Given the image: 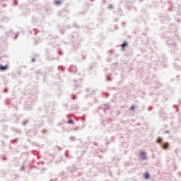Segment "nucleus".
Listing matches in <instances>:
<instances>
[{"mask_svg":"<svg viewBox=\"0 0 181 181\" xmlns=\"http://www.w3.org/2000/svg\"><path fill=\"white\" fill-rule=\"evenodd\" d=\"M71 39L72 40V47L75 50H77L78 47H80V42H81V37L78 34V33H74L73 35L71 36Z\"/></svg>","mask_w":181,"mask_h":181,"instance_id":"1","label":"nucleus"},{"mask_svg":"<svg viewBox=\"0 0 181 181\" xmlns=\"http://www.w3.org/2000/svg\"><path fill=\"white\" fill-rule=\"evenodd\" d=\"M166 44L170 47L171 54H175V52H177V45L176 42H173V40H167Z\"/></svg>","mask_w":181,"mask_h":181,"instance_id":"2","label":"nucleus"},{"mask_svg":"<svg viewBox=\"0 0 181 181\" xmlns=\"http://www.w3.org/2000/svg\"><path fill=\"white\" fill-rule=\"evenodd\" d=\"M35 101L33 100L32 98H28L25 102V110L29 111L32 110V106L33 105Z\"/></svg>","mask_w":181,"mask_h":181,"instance_id":"3","label":"nucleus"},{"mask_svg":"<svg viewBox=\"0 0 181 181\" xmlns=\"http://www.w3.org/2000/svg\"><path fill=\"white\" fill-rule=\"evenodd\" d=\"M77 165H76V164H74L67 167V172L69 173H74L76 170H77Z\"/></svg>","mask_w":181,"mask_h":181,"instance_id":"4","label":"nucleus"},{"mask_svg":"<svg viewBox=\"0 0 181 181\" xmlns=\"http://www.w3.org/2000/svg\"><path fill=\"white\" fill-rule=\"evenodd\" d=\"M69 71L72 74H76V73H77V66H76L74 65H71L69 67Z\"/></svg>","mask_w":181,"mask_h":181,"instance_id":"5","label":"nucleus"},{"mask_svg":"<svg viewBox=\"0 0 181 181\" xmlns=\"http://www.w3.org/2000/svg\"><path fill=\"white\" fill-rule=\"evenodd\" d=\"M103 107H100L98 108V110H102L103 111L105 112V110H110V103H105L103 105Z\"/></svg>","mask_w":181,"mask_h":181,"instance_id":"6","label":"nucleus"},{"mask_svg":"<svg viewBox=\"0 0 181 181\" xmlns=\"http://www.w3.org/2000/svg\"><path fill=\"white\" fill-rule=\"evenodd\" d=\"M5 36H6L7 37H9V36H11V37H13V30L11 29L8 31H6Z\"/></svg>","mask_w":181,"mask_h":181,"instance_id":"7","label":"nucleus"},{"mask_svg":"<svg viewBox=\"0 0 181 181\" xmlns=\"http://www.w3.org/2000/svg\"><path fill=\"white\" fill-rule=\"evenodd\" d=\"M140 158L142 159V160H146V152L144 151H140Z\"/></svg>","mask_w":181,"mask_h":181,"instance_id":"8","label":"nucleus"},{"mask_svg":"<svg viewBox=\"0 0 181 181\" xmlns=\"http://www.w3.org/2000/svg\"><path fill=\"white\" fill-rule=\"evenodd\" d=\"M81 81H75V90H77V88H81Z\"/></svg>","mask_w":181,"mask_h":181,"instance_id":"9","label":"nucleus"},{"mask_svg":"<svg viewBox=\"0 0 181 181\" xmlns=\"http://www.w3.org/2000/svg\"><path fill=\"white\" fill-rule=\"evenodd\" d=\"M8 67L9 66L8 65L0 64V70H1V71H5V70H8Z\"/></svg>","mask_w":181,"mask_h":181,"instance_id":"10","label":"nucleus"},{"mask_svg":"<svg viewBox=\"0 0 181 181\" xmlns=\"http://www.w3.org/2000/svg\"><path fill=\"white\" fill-rule=\"evenodd\" d=\"M162 86H163V83H162L161 81H157L156 82V88H160V87H162Z\"/></svg>","mask_w":181,"mask_h":181,"instance_id":"11","label":"nucleus"},{"mask_svg":"<svg viewBox=\"0 0 181 181\" xmlns=\"http://www.w3.org/2000/svg\"><path fill=\"white\" fill-rule=\"evenodd\" d=\"M144 177L146 180H148V179H151V174L148 172H146L144 174Z\"/></svg>","mask_w":181,"mask_h":181,"instance_id":"12","label":"nucleus"},{"mask_svg":"<svg viewBox=\"0 0 181 181\" xmlns=\"http://www.w3.org/2000/svg\"><path fill=\"white\" fill-rule=\"evenodd\" d=\"M119 46L120 47H128V41L124 40Z\"/></svg>","mask_w":181,"mask_h":181,"instance_id":"13","label":"nucleus"},{"mask_svg":"<svg viewBox=\"0 0 181 181\" xmlns=\"http://www.w3.org/2000/svg\"><path fill=\"white\" fill-rule=\"evenodd\" d=\"M59 15V16H66V15H67V11H60Z\"/></svg>","mask_w":181,"mask_h":181,"instance_id":"14","label":"nucleus"},{"mask_svg":"<svg viewBox=\"0 0 181 181\" xmlns=\"http://www.w3.org/2000/svg\"><path fill=\"white\" fill-rule=\"evenodd\" d=\"M29 124V120L25 119L24 121L22 122V126L23 127H26Z\"/></svg>","mask_w":181,"mask_h":181,"instance_id":"15","label":"nucleus"},{"mask_svg":"<svg viewBox=\"0 0 181 181\" xmlns=\"http://www.w3.org/2000/svg\"><path fill=\"white\" fill-rule=\"evenodd\" d=\"M62 177H69V175H67V173H64V171H62L61 173H60Z\"/></svg>","mask_w":181,"mask_h":181,"instance_id":"16","label":"nucleus"},{"mask_svg":"<svg viewBox=\"0 0 181 181\" xmlns=\"http://www.w3.org/2000/svg\"><path fill=\"white\" fill-rule=\"evenodd\" d=\"M1 159H2V160H7L8 158L5 156V154H1L0 156Z\"/></svg>","mask_w":181,"mask_h":181,"instance_id":"17","label":"nucleus"},{"mask_svg":"<svg viewBox=\"0 0 181 181\" xmlns=\"http://www.w3.org/2000/svg\"><path fill=\"white\" fill-rule=\"evenodd\" d=\"M62 4V1L60 0H54V5L59 6Z\"/></svg>","mask_w":181,"mask_h":181,"instance_id":"18","label":"nucleus"},{"mask_svg":"<svg viewBox=\"0 0 181 181\" xmlns=\"http://www.w3.org/2000/svg\"><path fill=\"white\" fill-rule=\"evenodd\" d=\"M161 66H162V67L166 68V67H168V64H166V62L162 61Z\"/></svg>","mask_w":181,"mask_h":181,"instance_id":"19","label":"nucleus"},{"mask_svg":"<svg viewBox=\"0 0 181 181\" xmlns=\"http://www.w3.org/2000/svg\"><path fill=\"white\" fill-rule=\"evenodd\" d=\"M68 124H69L70 125H74V120H73V119H68Z\"/></svg>","mask_w":181,"mask_h":181,"instance_id":"20","label":"nucleus"},{"mask_svg":"<svg viewBox=\"0 0 181 181\" xmlns=\"http://www.w3.org/2000/svg\"><path fill=\"white\" fill-rule=\"evenodd\" d=\"M163 148H164V149H168V148H169V144L163 143Z\"/></svg>","mask_w":181,"mask_h":181,"instance_id":"21","label":"nucleus"},{"mask_svg":"<svg viewBox=\"0 0 181 181\" xmlns=\"http://www.w3.org/2000/svg\"><path fill=\"white\" fill-rule=\"evenodd\" d=\"M107 81H112V78L111 77V74H109L107 75Z\"/></svg>","mask_w":181,"mask_h":181,"instance_id":"22","label":"nucleus"},{"mask_svg":"<svg viewBox=\"0 0 181 181\" xmlns=\"http://www.w3.org/2000/svg\"><path fill=\"white\" fill-rule=\"evenodd\" d=\"M118 15L119 16H122V9L121 8H118Z\"/></svg>","mask_w":181,"mask_h":181,"instance_id":"23","label":"nucleus"},{"mask_svg":"<svg viewBox=\"0 0 181 181\" xmlns=\"http://www.w3.org/2000/svg\"><path fill=\"white\" fill-rule=\"evenodd\" d=\"M3 22H9V18L8 17H4L2 18Z\"/></svg>","mask_w":181,"mask_h":181,"instance_id":"24","label":"nucleus"},{"mask_svg":"<svg viewBox=\"0 0 181 181\" xmlns=\"http://www.w3.org/2000/svg\"><path fill=\"white\" fill-rule=\"evenodd\" d=\"M72 108L74 110H78V108H80V107L78 105H72Z\"/></svg>","mask_w":181,"mask_h":181,"instance_id":"25","label":"nucleus"},{"mask_svg":"<svg viewBox=\"0 0 181 181\" xmlns=\"http://www.w3.org/2000/svg\"><path fill=\"white\" fill-rule=\"evenodd\" d=\"M40 39L34 38L35 45H37V43H40Z\"/></svg>","mask_w":181,"mask_h":181,"instance_id":"26","label":"nucleus"},{"mask_svg":"<svg viewBox=\"0 0 181 181\" xmlns=\"http://www.w3.org/2000/svg\"><path fill=\"white\" fill-rule=\"evenodd\" d=\"M20 139L19 137H17L13 140H11L12 144H15V142H18V141Z\"/></svg>","mask_w":181,"mask_h":181,"instance_id":"27","label":"nucleus"},{"mask_svg":"<svg viewBox=\"0 0 181 181\" xmlns=\"http://www.w3.org/2000/svg\"><path fill=\"white\" fill-rule=\"evenodd\" d=\"M57 50H58V54H59V56H62V54H63V52H62V49L58 48Z\"/></svg>","mask_w":181,"mask_h":181,"instance_id":"28","label":"nucleus"},{"mask_svg":"<svg viewBox=\"0 0 181 181\" xmlns=\"http://www.w3.org/2000/svg\"><path fill=\"white\" fill-rule=\"evenodd\" d=\"M107 9H114V5H112V4H109Z\"/></svg>","mask_w":181,"mask_h":181,"instance_id":"29","label":"nucleus"},{"mask_svg":"<svg viewBox=\"0 0 181 181\" xmlns=\"http://www.w3.org/2000/svg\"><path fill=\"white\" fill-rule=\"evenodd\" d=\"M59 70H62V71H64V70H66V68L64 67L63 66H59Z\"/></svg>","mask_w":181,"mask_h":181,"instance_id":"30","label":"nucleus"},{"mask_svg":"<svg viewBox=\"0 0 181 181\" xmlns=\"http://www.w3.org/2000/svg\"><path fill=\"white\" fill-rule=\"evenodd\" d=\"M35 74H42V70L41 69H38L35 71Z\"/></svg>","mask_w":181,"mask_h":181,"instance_id":"31","label":"nucleus"},{"mask_svg":"<svg viewBox=\"0 0 181 181\" xmlns=\"http://www.w3.org/2000/svg\"><path fill=\"white\" fill-rule=\"evenodd\" d=\"M70 139H71V141H77V139H76V137H74V136H70Z\"/></svg>","mask_w":181,"mask_h":181,"instance_id":"32","label":"nucleus"},{"mask_svg":"<svg viewBox=\"0 0 181 181\" xmlns=\"http://www.w3.org/2000/svg\"><path fill=\"white\" fill-rule=\"evenodd\" d=\"M130 111H134L135 110V105H132L129 108Z\"/></svg>","mask_w":181,"mask_h":181,"instance_id":"33","label":"nucleus"},{"mask_svg":"<svg viewBox=\"0 0 181 181\" xmlns=\"http://www.w3.org/2000/svg\"><path fill=\"white\" fill-rule=\"evenodd\" d=\"M58 151H62L63 148L60 147L59 146H55Z\"/></svg>","mask_w":181,"mask_h":181,"instance_id":"34","label":"nucleus"},{"mask_svg":"<svg viewBox=\"0 0 181 181\" xmlns=\"http://www.w3.org/2000/svg\"><path fill=\"white\" fill-rule=\"evenodd\" d=\"M18 36H19V32H18V33L16 34V35H15V37H14V40H16L18 39Z\"/></svg>","mask_w":181,"mask_h":181,"instance_id":"35","label":"nucleus"},{"mask_svg":"<svg viewBox=\"0 0 181 181\" xmlns=\"http://www.w3.org/2000/svg\"><path fill=\"white\" fill-rule=\"evenodd\" d=\"M65 156H66V158H69V150H66L65 151Z\"/></svg>","mask_w":181,"mask_h":181,"instance_id":"36","label":"nucleus"},{"mask_svg":"<svg viewBox=\"0 0 181 181\" xmlns=\"http://www.w3.org/2000/svg\"><path fill=\"white\" fill-rule=\"evenodd\" d=\"M12 107L15 108V110L18 111V106H16V105H12Z\"/></svg>","mask_w":181,"mask_h":181,"instance_id":"37","label":"nucleus"},{"mask_svg":"<svg viewBox=\"0 0 181 181\" xmlns=\"http://www.w3.org/2000/svg\"><path fill=\"white\" fill-rule=\"evenodd\" d=\"M103 95H105V97L107 98L110 95V94H108V93H103Z\"/></svg>","mask_w":181,"mask_h":181,"instance_id":"38","label":"nucleus"},{"mask_svg":"<svg viewBox=\"0 0 181 181\" xmlns=\"http://www.w3.org/2000/svg\"><path fill=\"white\" fill-rule=\"evenodd\" d=\"M86 92H87V93H91V88H86Z\"/></svg>","mask_w":181,"mask_h":181,"instance_id":"39","label":"nucleus"},{"mask_svg":"<svg viewBox=\"0 0 181 181\" xmlns=\"http://www.w3.org/2000/svg\"><path fill=\"white\" fill-rule=\"evenodd\" d=\"M76 95H72L71 100H76Z\"/></svg>","mask_w":181,"mask_h":181,"instance_id":"40","label":"nucleus"},{"mask_svg":"<svg viewBox=\"0 0 181 181\" xmlns=\"http://www.w3.org/2000/svg\"><path fill=\"white\" fill-rule=\"evenodd\" d=\"M152 110H153V107H152V106H150V107L148 108V111H152Z\"/></svg>","mask_w":181,"mask_h":181,"instance_id":"41","label":"nucleus"},{"mask_svg":"<svg viewBox=\"0 0 181 181\" xmlns=\"http://www.w3.org/2000/svg\"><path fill=\"white\" fill-rule=\"evenodd\" d=\"M33 30H34V35H37V30H36L35 28H34Z\"/></svg>","mask_w":181,"mask_h":181,"instance_id":"42","label":"nucleus"},{"mask_svg":"<svg viewBox=\"0 0 181 181\" xmlns=\"http://www.w3.org/2000/svg\"><path fill=\"white\" fill-rule=\"evenodd\" d=\"M11 76L13 77V78H16V74H11Z\"/></svg>","mask_w":181,"mask_h":181,"instance_id":"43","label":"nucleus"},{"mask_svg":"<svg viewBox=\"0 0 181 181\" xmlns=\"http://www.w3.org/2000/svg\"><path fill=\"white\" fill-rule=\"evenodd\" d=\"M59 31L61 32L62 35H63V33H64V30H62V28H59Z\"/></svg>","mask_w":181,"mask_h":181,"instance_id":"44","label":"nucleus"},{"mask_svg":"<svg viewBox=\"0 0 181 181\" xmlns=\"http://www.w3.org/2000/svg\"><path fill=\"white\" fill-rule=\"evenodd\" d=\"M6 105H9V100L8 99L6 100Z\"/></svg>","mask_w":181,"mask_h":181,"instance_id":"45","label":"nucleus"},{"mask_svg":"<svg viewBox=\"0 0 181 181\" xmlns=\"http://www.w3.org/2000/svg\"><path fill=\"white\" fill-rule=\"evenodd\" d=\"M21 170H25V165H23L21 168Z\"/></svg>","mask_w":181,"mask_h":181,"instance_id":"46","label":"nucleus"},{"mask_svg":"<svg viewBox=\"0 0 181 181\" xmlns=\"http://www.w3.org/2000/svg\"><path fill=\"white\" fill-rule=\"evenodd\" d=\"M157 141H158V142H162V138L158 137Z\"/></svg>","mask_w":181,"mask_h":181,"instance_id":"47","label":"nucleus"},{"mask_svg":"<svg viewBox=\"0 0 181 181\" xmlns=\"http://www.w3.org/2000/svg\"><path fill=\"white\" fill-rule=\"evenodd\" d=\"M33 135L34 136H36V135H37V131H34Z\"/></svg>","mask_w":181,"mask_h":181,"instance_id":"48","label":"nucleus"},{"mask_svg":"<svg viewBox=\"0 0 181 181\" xmlns=\"http://www.w3.org/2000/svg\"><path fill=\"white\" fill-rule=\"evenodd\" d=\"M95 95V91L92 90V93H90V95Z\"/></svg>","mask_w":181,"mask_h":181,"instance_id":"49","label":"nucleus"},{"mask_svg":"<svg viewBox=\"0 0 181 181\" xmlns=\"http://www.w3.org/2000/svg\"><path fill=\"white\" fill-rule=\"evenodd\" d=\"M125 166H129V162H126L124 163Z\"/></svg>","mask_w":181,"mask_h":181,"instance_id":"50","label":"nucleus"},{"mask_svg":"<svg viewBox=\"0 0 181 181\" xmlns=\"http://www.w3.org/2000/svg\"><path fill=\"white\" fill-rule=\"evenodd\" d=\"M47 131V129H42V134H46V132Z\"/></svg>","mask_w":181,"mask_h":181,"instance_id":"51","label":"nucleus"},{"mask_svg":"<svg viewBox=\"0 0 181 181\" xmlns=\"http://www.w3.org/2000/svg\"><path fill=\"white\" fill-rule=\"evenodd\" d=\"M13 131H14V132H16V133H18V132L21 133V131L17 130L16 129H13Z\"/></svg>","mask_w":181,"mask_h":181,"instance_id":"52","label":"nucleus"},{"mask_svg":"<svg viewBox=\"0 0 181 181\" xmlns=\"http://www.w3.org/2000/svg\"><path fill=\"white\" fill-rule=\"evenodd\" d=\"M114 66H116V67H117L118 66V62H115V63H113L112 64Z\"/></svg>","mask_w":181,"mask_h":181,"instance_id":"53","label":"nucleus"},{"mask_svg":"<svg viewBox=\"0 0 181 181\" xmlns=\"http://www.w3.org/2000/svg\"><path fill=\"white\" fill-rule=\"evenodd\" d=\"M96 57H97L98 60H101V57L100 55H97Z\"/></svg>","mask_w":181,"mask_h":181,"instance_id":"54","label":"nucleus"},{"mask_svg":"<svg viewBox=\"0 0 181 181\" xmlns=\"http://www.w3.org/2000/svg\"><path fill=\"white\" fill-rule=\"evenodd\" d=\"M74 26L75 28H78V24H77V23H74Z\"/></svg>","mask_w":181,"mask_h":181,"instance_id":"55","label":"nucleus"},{"mask_svg":"<svg viewBox=\"0 0 181 181\" xmlns=\"http://www.w3.org/2000/svg\"><path fill=\"white\" fill-rule=\"evenodd\" d=\"M93 145H95V146H98V143L94 141V142H93Z\"/></svg>","mask_w":181,"mask_h":181,"instance_id":"56","label":"nucleus"},{"mask_svg":"<svg viewBox=\"0 0 181 181\" xmlns=\"http://www.w3.org/2000/svg\"><path fill=\"white\" fill-rule=\"evenodd\" d=\"M31 62H36V59H35V58H32V59H31Z\"/></svg>","mask_w":181,"mask_h":181,"instance_id":"57","label":"nucleus"},{"mask_svg":"<svg viewBox=\"0 0 181 181\" xmlns=\"http://www.w3.org/2000/svg\"><path fill=\"white\" fill-rule=\"evenodd\" d=\"M88 97H90V94H88L85 96V99L87 100V98H88Z\"/></svg>","mask_w":181,"mask_h":181,"instance_id":"58","label":"nucleus"},{"mask_svg":"<svg viewBox=\"0 0 181 181\" xmlns=\"http://www.w3.org/2000/svg\"><path fill=\"white\" fill-rule=\"evenodd\" d=\"M164 134H169V130L164 131Z\"/></svg>","mask_w":181,"mask_h":181,"instance_id":"59","label":"nucleus"},{"mask_svg":"<svg viewBox=\"0 0 181 181\" xmlns=\"http://www.w3.org/2000/svg\"><path fill=\"white\" fill-rule=\"evenodd\" d=\"M122 47V52H124L125 50V47Z\"/></svg>","mask_w":181,"mask_h":181,"instance_id":"60","label":"nucleus"},{"mask_svg":"<svg viewBox=\"0 0 181 181\" xmlns=\"http://www.w3.org/2000/svg\"><path fill=\"white\" fill-rule=\"evenodd\" d=\"M35 1H37V0H30V4H33V2H35Z\"/></svg>","mask_w":181,"mask_h":181,"instance_id":"61","label":"nucleus"},{"mask_svg":"<svg viewBox=\"0 0 181 181\" xmlns=\"http://www.w3.org/2000/svg\"><path fill=\"white\" fill-rule=\"evenodd\" d=\"M4 93H8V88H4Z\"/></svg>","mask_w":181,"mask_h":181,"instance_id":"62","label":"nucleus"},{"mask_svg":"<svg viewBox=\"0 0 181 181\" xmlns=\"http://www.w3.org/2000/svg\"><path fill=\"white\" fill-rule=\"evenodd\" d=\"M109 53H114V51L112 49H110Z\"/></svg>","mask_w":181,"mask_h":181,"instance_id":"63","label":"nucleus"},{"mask_svg":"<svg viewBox=\"0 0 181 181\" xmlns=\"http://www.w3.org/2000/svg\"><path fill=\"white\" fill-rule=\"evenodd\" d=\"M18 1V0H14V5H17L18 4L16 3Z\"/></svg>","mask_w":181,"mask_h":181,"instance_id":"64","label":"nucleus"}]
</instances>
